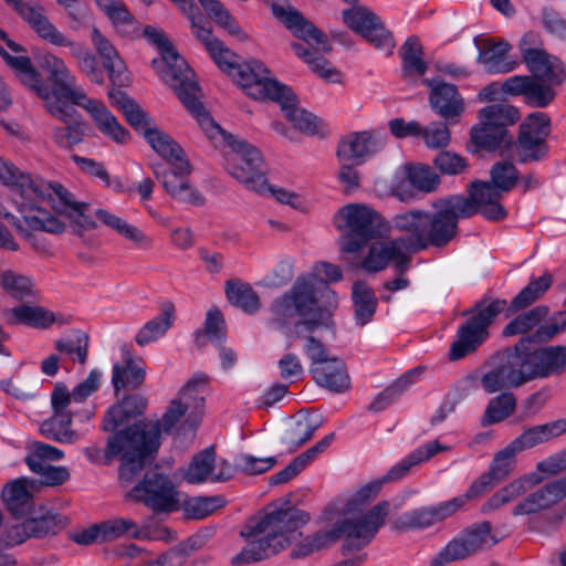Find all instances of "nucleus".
<instances>
[{
    "label": "nucleus",
    "instance_id": "51",
    "mask_svg": "<svg viewBox=\"0 0 566 566\" xmlns=\"http://www.w3.org/2000/svg\"><path fill=\"white\" fill-rule=\"evenodd\" d=\"M226 294L232 305L248 314H254L260 310L259 296L248 283L229 281L226 285Z\"/></svg>",
    "mask_w": 566,
    "mask_h": 566
},
{
    "label": "nucleus",
    "instance_id": "42",
    "mask_svg": "<svg viewBox=\"0 0 566 566\" xmlns=\"http://www.w3.org/2000/svg\"><path fill=\"white\" fill-rule=\"evenodd\" d=\"M99 9L107 15L116 31L127 38L139 36V23L128 11L126 4L118 0H96Z\"/></svg>",
    "mask_w": 566,
    "mask_h": 566
},
{
    "label": "nucleus",
    "instance_id": "45",
    "mask_svg": "<svg viewBox=\"0 0 566 566\" xmlns=\"http://www.w3.org/2000/svg\"><path fill=\"white\" fill-rule=\"evenodd\" d=\"M175 307L171 303L161 306V313L148 321L136 334L135 340L139 346H145L163 337L172 326Z\"/></svg>",
    "mask_w": 566,
    "mask_h": 566
},
{
    "label": "nucleus",
    "instance_id": "4",
    "mask_svg": "<svg viewBox=\"0 0 566 566\" xmlns=\"http://www.w3.org/2000/svg\"><path fill=\"white\" fill-rule=\"evenodd\" d=\"M528 338L497 352L484 364L481 386L488 394L518 388L538 378L562 375L549 346L527 349Z\"/></svg>",
    "mask_w": 566,
    "mask_h": 566
},
{
    "label": "nucleus",
    "instance_id": "13",
    "mask_svg": "<svg viewBox=\"0 0 566 566\" xmlns=\"http://www.w3.org/2000/svg\"><path fill=\"white\" fill-rule=\"evenodd\" d=\"M0 55L6 63L15 72L20 82L30 87L43 99L45 108L59 120H66L74 112L65 101H62L56 92H50V87L44 83L42 75L32 65L29 56L25 54H11L0 45Z\"/></svg>",
    "mask_w": 566,
    "mask_h": 566
},
{
    "label": "nucleus",
    "instance_id": "31",
    "mask_svg": "<svg viewBox=\"0 0 566 566\" xmlns=\"http://www.w3.org/2000/svg\"><path fill=\"white\" fill-rule=\"evenodd\" d=\"M503 90L510 95H523L527 105L546 107L554 97V90L528 76H512L503 83Z\"/></svg>",
    "mask_w": 566,
    "mask_h": 566
},
{
    "label": "nucleus",
    "instance_id": "64",
    "mask_svg": "<svg viewBox=\"0 0 566 566\" xmlns=\"http://www.w3.org/2000/svg\"><path fill=\"white\" fill-rule=\"evenodd\" d=\"M405 175L412 187L423 192L434 191L440 184L439 176L428 166H407Z\"/></svg>",
    "mask_w": 566,
    "mask_h": 566
},
{
    "label": "nucleus",
    "instance_id": "59",
    "mask_svg": "<svg viewBox=\"0 0 566 566\" xmlns=\"http://www.w3.org/2000/svg\"><path fill=\"white\" fill-rule=\"evenodd\" d=\"M292 49L295 54L301 57L318 76L325 81L334 83L339 82V72L325 57L317 55L316 52L310 51L300 43H293Z\"/></svg>",
    "mask_w": 566,
    "mask_h": 566
},
{
    "label": "nucleus",
    "instance_id": "63",
    "mask_svg": "<svg viewBox=\"0 0 566 566\" xmlns=\"http://www.w3.org/2000/svg\"><path fill=\"white\" fill-rule=\"evenodd\" d=\"M472 138L476 145L489 150H496L504 145L512 144V137L509 135L507 129L493 126H482L472 133Z\"/></svg>",
    "mask_w": 566,
    "mask_h": 566
},
{
    "label": "nucleus",
    "instance_id": "48",
    "mask_svg": "<svg viewBox=\"0 0 566 566\" xmlns=\"http://www.w3.org/2000/svg\"><path fill=\"white\" fill-rule=\"evenodd\" d=\"M352 298L355 308V322L364 326L373 318L377 308L374 291L363 281L353 284Z\"/></svg>",
    "mask_w": 566,
    "mask_h": 566
},
{
    "label": "nucleus",
    "instance_id": "1",
    "mask_svg": "<svg viewBox=\"0 0 566 566\" xmlns=\"http://www.w3.org/2000/svg\"><path fill=\"white\" fill-rule=\"evenodd\" d=\"M0 182L10 187L22 217L6 213V218L32 247L41 250L44 245L33 231L60 233L64 224L49 211L41 208L48 203L60 214L67 217L82 229H94L96 223L85 213L87 205L78 202L60 184L49 182L41 177L20 171L13 164L0 158Z\"/></svg>",
    "mask_w": 566,
    "mask_h": 566
},
{
    "label": "nucleus",
    "instance_id": "55",
    "mask_svg": "<svg viewBox=\"0 0 566 566\" xmlns=\"http://www.w3.org/2000/svg\"><path fill=\"white\" fill-rule=\"evenodd\" d=\"M35 482L25 478L9 482L2 490V497L7 506L14 514L30 502Z\"/></svg>",
    "mask_w": 566,
    "mask_h": 566
},
{
    "label": "nucleus",
    "instance_id": "32",
    "mask_svg": "<svg viewBox=\"0 0 566 566\" xmlns=\"http://www.w3.org/2000/svg\"><path fill=\"white\" fill-rule=\"evenodd\" d=\"M76 106L83 107L92 117L97 129L108 139L124 144L129 138V133L118 123L116 117L98 99L85 96Z\"/></svg>",
    "mask_w": 566,
    "mask_h": 566
},
{
    "label": "nucleus",
    "instance_id": "23",
    "mask_svg": "<svg viewBox=\"0 0 566 566\" xmlns=\"http://www.w3.org/2000/svg\"><path fill=\"white\" fill-rule=\"evenodd\" d=\"M537 42V34L526 33L520 42V49L528 70L537 77L547 80L554 84H560L564 80V66L559 59L547 54L545 51L531 48Z\"/></svg>",
    "mask_w": 566,
    "mask_h": 566
},
{
    "label": "nucleus",
    "instance_id": "11",
    "mask_svg": "<svg viewBox=\"0 0 566 566\" xmlns=\"http://www.w3.org/2000/svg\"><path fill=\"white\" fill-rule=\"evenodd\" d=\"M333 224L342 232L339 245L346 253L360 251L370 240L385 237L390 231L389 222L371 206L347 203L339 208Z\"/></svg>",
    "mask_w": 566,
    "mask_h": 566
},
{
    "label": "nucleus",
    "instance_id": "12",
    "mask_svg": "<svg viewBox=\"0 0 566 566\" xmlns=\"http://www.w3.org/2000/svg\"><path fill=\"white\" fill-rule=\"evenodd\" d=\"M506 301L485 298L470 312L472 315L458 329V339L451 346V358L460 359L475 350L488 337L489 327L506 307Z\"/></svg>",
    "mask_w": 566,
    "mask_h": 566
},
{
    "label": "nucleus",
    "instance_id": "24",
    "mask_svg": "<svg viewBox=\"0 0 566 566\" xmlns=\"http://www.w3.org/2000/svg\"><path fill=\"white\" fill-rule=\"evenodd\" d=\"M386 146V136L375 132L353 133L344 138L337 148L339 161L355 165L365 163Z\"/></svg>",
    "mask_w": 566,
    "mask_h": 566
},
{
    "label": "nucleus",
    "instance_id": "15",
    "mask_svg": "<svg viewBox=\"0 0 566 566\" xmlns=\"http://www.w3.org/2000/svg\"><path fill=\"white\" fill-rule=\"evenodd\" d=\"M551 133V119L543 112L530 114L520 125L513 150L520 163L542 160L548 153L547 137Z\"/></svg>",
    "mask_w": 566,
    "mask_h": 566
},
{
    "label": "nucleus",
    "instance_id": "20",
    "mask_svg": "<svg viewBox=\"0 0 566 566\" xmlns=\"http://www.w3.org/2000/svg\"><path fill=\"white\" fill-rule=\"evenodd\" d=\"M234 470L226 460H216V452L209 447L193 455L187 468L181 471L182 478L190 484L219 483L230 480Z\"/></svg>",
    "mask_w": 566,
    "mask_h": 566
},
{
    "label": "nucleus",
    "instance_id": "25",
    "mask_svg": "<svg viewBox=\"0 0 566 566\" xmlns=\"http://www.w3.org/2000/svg\"><path fill=\"white\" fill-rule=\"evenodd\" d=\"M41 40L54 45L69 48L71 55L76 60L78 69L96 84L104 83V73L98 65L96 56L82 44L72 41L64 33H62L53 23L44 34H41Z\"/></svg>",
    "mask_w": 566,
    "mask_h": 566
},
{
    "label": "nucleus",
    "instance_id": "54",
    "mask_svg": "<svg viewBox=\"0 0 566 566\" xmlns=\"http://www.w3.org/2000/svg\"><path fill=\"white\" fill-rule=\"evenodd\" d=\"M108 96L118 109L123 112L126 117V120L133 126L136 130L145 133L146 129H150L148 127V117L147 114L140 108V106L135 103L132 98H129L125 93L120 91H111Z\"/></svg>",
    "mask_w": 566,
    "mask_h": 566
},
{
    "label": "nucleus",
    "instance_id": "34",
    "mask_svg": "<svg viewBox=\"0 0 566 566\" xmlns=\"http://www.w3.org/2000/svg\"><path fill=\"white\" fill-rule=\"evenodd\" d=\"M92 42L103 60V66L107 71L113 84L118 86L126 85L129 81L126 66L114 45L97 29L92 31Z\"/></svg>",
    "mask_w": 566,
    "mask_h": 566
},
{
    "label": "nucleus",
    "instance_id": "44",
    "mask_svg": "<svg viewBox=\"0 0 566 566\" xmlns=\"http://www.w3.org/2000/svg\"><path fill=\"white\" fill-rule=\"evenodd\" d=\"M53 83V88L50 92H56L57 96L67 103L69 106L82 103L86 96V92L80 85L75 75L71 72L67 65L61 67L56 73L50 77Z\"/></svg>",
    "mask_w": 566,
    "mask_h": 566
},
{
    "label": "nucleus",
    "instance_id": "60",
    "mask_svg": "<svg viewBox=\"0 0 566 566\" xmlns=\"http://www.w3.org/2000/svg\"><path fill=\"white\" fill-rule=\"evenodd\" d=\"M553 279L549 273H544L537 279H533L520 293L512 300L510 307L518 311L530 306L542 297L552 285Z\"/></svg>",
    "mask_w": 566,
    "mask_h": 566
},
{
    "label": "nucleus",
    "instance_id": "58",
    "mask_svg": "<svg viewBox=\"0 0 566 566\" xmlns=\"http://www.w3.org/2000/svg\"><path fill=\"white\" fill-rule=\"evenodd\" d=\"M479 118L482 126L506 128L520 118V113L517 108L512 105L493 104L483 107L479 113Z\"/></svg>",
    "mask_w": 566,
    "mask_h": 566
},
{
    "label": "nucleus",
    "instance_id": "26",
    "mask_svg": "<svg viewBox=\"0 0 566 566\" xmlns=\"http://www.w3.org/2000/svg\"><path fill=\"white\" fill-rule=\"evenodd\" d=\"M153 171L165 191L172 199L192 206H202L205 203L203 195L188 179L190 167L187 170H167L158 165L153 167Z\"/></svg>",
    "mask_w": 566,
    "mask_h": 566
},
{
    "label": "nucleus",
    "instance_id": "50",
    "mask_svg": "<svg viewBox=\"0 0 566 566\" xmlns=\"http://www.w3.org/2000/svg\"><path fill=\"white\" fill-rule=\"evenodd\" d=\"M55 349L73 363L84 365L88 353V336L82 331H74L54 343Z\"/></svg>",
    "mask_w": 566,
    "mask_h": 566
},
{
    "label": "nucleus",
    "instance_id": "36",
    "mask_svg": "<svg viewBox=\"0 0 566 566\" xmlns=\"http://www.w3.org/2000/svg\"><path fill=\"white\" fill-rule=\"evenodd\" d=\"M146 408V400L139 395H130L112 406L102 422V429L111 432L120 426L128 424L142 416Z\"/></svg>",
    "mask_w": 566,
    "mask_h": 566
},
{
    "label": "nucleus",
    "instance_id": "28",
    "mask_svg": "<svg viewBox=\"0 0 566 566\" xmlns=\"http://www.w3.org/2000/svg\"><path fill=\"white\" fill-rule=\"evenodd\" d=\"M458 502L443 501L436 505L422 506L402 513L396 520L399 530H422L446 521L458 512Z\"/></svg>",
    "mask_w": 566,
    "mask_h": 566
},
{
    "label": "nucleus",
    "instance_id": "7",
    "mask_svg": "<svg viewBox=\"0 0 566 566\" xmlns=\"http://www.w3.org/2000/svg\"><path fill=\"white\" fill-rule=\"evenodd\" d=\"M389 512V503H377L365 516L357 520H339L331 530L321 531L301 539L291 551L292 558H304L345 536L344 549L359 551L375 537Z\"/></svg>",
    "mask_w": 566,
    "mask_h": 566
},
{
    "label": "nucleus",
    "instance_id": "57",
    "mask_svg": "<svg viewBox=\"0 0 566 566\" xmlns=\"http://www.w3.org/2000/svg\"><path fill=\"white\" fill-rule=\"evenodd\" d=\"M342 270L338 265L328 263V262H317L313 265L312 271L306 274L300 276L297 280H304L308 283L312 290V295L315 297V287L318 283L324 284V287L321 292V296L326 300V305L323 308H328V298L324 295V290L329 289L327 286L331 282H337L342 279Z\"/></svg>",
    "mask_w": 566,
    "mask_h": 566
},
{
    "label": "nucleus",
    "instance_id": "47",
    "mask_svg": "<svg viewBox=\"0 0 566 566\" xmlns=\"http://www.w3.org/2000/svg\"><path fill=\"white\" fill-rule=\"evenodd\" d=\"M15 13L41 38V34L50 29L52 22L44 13V8L39 3H30L24 0H3Z\"/></svg>",
    "mask_w": 566,
    "mask_h": 566
},
{
    "label": "nucleus",
    "instance_id": "38",
    "mask_svg": "<svg viewBox=\"0 0 566 566\" xmlns=\"http://www.w3.org/2000/svg\"><path fill=\"white\" fill-rule=\"evenodd\" d=\"M123 364L113 366L112 382L116 391L120 389H135L145 380V369L137 363L130 349L124 345L120 347Z\"/></svg>",
    "mask_w": 566,
    "mask_h": 566
},
{
    "label": "nucleus",
    "instance_id": "56",
    "mask_svg": "<svg viewBox=\"0 0 566 566\" xmlns=\"http://www.w3.org/2000/svg\"><path fill=\"white\" fill-rule=\"evenodd\" d=\"M226 504L222 496H195L186 499L181 493V505L185 515L192 520H202Z\"/></svg>",
    "mask_w": 566,
    "mask_h": 566
},
{
    "label": "nucleus",
    "instance_id": "33",
    "mask_svg": "<svg viewBox=\"0 0 566 566\" xmlns=\"http://www.w3.org/2000/svg\"><path fill=\"white\" fill-rule=\"evenodd\" d=\"M144 137L150 147L171 166V169L187 170L189 168V160L184 149L167 133L151 128L145 130Z\"/></svg>",
    "mask_w": 566,
    "mask_h": 566
},
{
    "label": "nucleus",
    "instance_id": "61",
    "mask_svg": "<svg viewBox=\"0 0 566 566\" xmlns=\"http://www.w3.org/2000/svg\"><path fill=\"white\" fill-rule=\"evenodd\" d=\"M516 407V399L512 392H502L492 398L486 406L482 424L489 426L501 422L512 415Z\"/></svg>",
    "mask_w": 566,
    "mask_h": 566
},
{
    "label": "nucleus",
    "instance_id": "40",
    "mask_svg": "<svg viewBox=\"0 0 566 566\" xmlns=\"http://www.w3.org/2000/svg\"><path fill=\"white\" fill-rule=\"evenodd\" d=\"M0 287L11 298L20 302L36 301L39 297L33 277L11 269L0 272Z\"/></svg>",
    "mask_w": 566,
    "mask_h": 566
},
{
    "label": "nucleus",
    "instance_id": "27",
    "mask_svg": "<svg viewBox=\"0 0 566 566\" xmlns=\"http://www.w3.org/2000/svg\"><path fill=\"white\" fill-rule=\"evenodd\" d=\"M566 497V476L556 479L520 500L512 509L513 516H526L548 510Z\"/></svg>",
    "mask_w": 566,
    "mask_h": 566
},
{
    "label": "nucleus",
    "instance_id": "19",
    "mask_svg": "<svg viewBox=\"0 0 566 566\" xmlns=\"http://www.w3.org/2000/svg\"><path fill=\"white\" fill-rule=\"evenodd\" d=\"M343 20L348 28L365 38L376 49L391 54L395 48L392 34L379 18L365 7H353L343 12Z\"/></svg>",
    "mask_w": 566,
    "mask_h": 566
},
{
    "label": "nucleus",
    "instance_id": "62",
    "mask_svg": "<svg viewBox=\"0 0 566 566\" xmlns=\"http://www.w3.org/2000/svg\"><path fill=\"white\" fill-rule=\"evenodd\" d=\"M101 524L102 541L112 542L119 538H139L138 524L130 518L115 517Z\"/></svg>",
    "mask_w": 566,
    "mask_h": 566
},
{
    "label": "nucleus",
    "instance_id": "46",
    "mask_svg": "<svg viewBox=\"0 0 566 566\" xmlns=\"http://www.w3.org/2000/svg\"><path fill=\"white\" fill-rule=\"evenodd\" d=\"M443 450L438 441H431L419 447L407 457L401 459L382 476L386 482L399 480L408 474L413 465L429 460L431 457Z\"/></svg>",
    "mask_w": 566,
    "mask_h": 566
},
{
    "label": "nucleus",
    "instance_id": "10",
    "mask_svg": "<svg viewBox=\"0 0 566 566\" xmlns=\"http://www.w3.org/2000/svg\"><path fill=\"white\" fill-rule=\"evenodd\" d=\"M192 31L202 42L216 64L242 87L244 93L254 99L262 96V90L272 80L270 71L256 60L239 64L237 55L228 49L222 41L213 36L211 29L203 23V19L193 20Z\"/></svg>",
    "mask_w": 566,
    "mask_h": 566
},
{
    "label": "nucleus",
    "instance_id": "16",
    "mask_svg": "<svg viewBox=\"0 0 566 566\" xmlns=\"http://www.w3.org/2000/svg\"><path fill=\"white\" fill-rule=\"evenodd\" d=\"M132 497L143 502L155 512H176L181 505V493L172 481L160 473H147L130 491Z\"/></svg>",
    "mask_w": 566,
    "mask_h": 566
},
{
    "label": "nucleus",
    "instance_id": "49",
    "mask_svg": "<svg viewBox=\"0 0 566 566\" xmlns=\"http://www.w3.org/2000/svg\"><path fill=\"white\" fill-rule=\"evenodd\" d=\"M95 217L101 223L136 245H142L148 241L146 234L139 228L108 210L97 209Z\"/></svg>",
    "mask_w": 566,
    "mask_h": 566
},
{
    "label": "nucleus",
    "instance_id": "35",
    "mask_svg": "<svg viewBox=\"0 0 566 566\" xmlns=\"http://www.w3.org/2000/svg\"><path fill=\"white\" fill-rule=\"evenodd\" d=\"M431 107L444 119H457L464 109L463 98L454 85L444 82L432 84L430 93Z\"/></svg>",
    "mask_w": 566,
    "mask_h": 566
},
{
    "label": "nucleus",
    "instance_id": "37",
    "mask_svg": "<svg viewBox=\"0 0 566 566\" xmlns=\"http://www.w3.org/2000/svg\"><path fill=\"white\" fill-rule=\"evenodd\" d=\"M511 49V44L504 40L486 39L479 50V62L492 74L511 72L515 66V63L509 60Z\"/></svg>",
    "mask_w": 566,
    "mask_h": 566
},
{
    "label": "nucleus",
    "instance_id": "9",
    "mask_svg": "<svg viewBox=\"0 0 566 566\" xmlns=\"http://www.w3.org/2000/svg\"><path fill=\"white\" fill-rule=\"evenodd\" d=\"M143 35L159 51V56L153 59L151 65L160 80L174 90L188 111H195L196 104L200 102V88L192 70L174 50L161 30L146 25Z\"/></svg>",
    "mask_w": 566,
    "mask_h": 566
},
{
    "label": "nucleus",
    "instance_id": "6",
    "mask_svg": "<svg viewBox=\"0 0 566 566\" xmlns=\"http://www.w3.org/2000/svg\"><path fill=\"white\" fill-rule=\"evenodd\" d=\"M189 113L197 119L209 139L224 147L226 170L248 189L263 195L268 188V180L261 151L245 139L223 130L205 109L201 102L196 104V109Z\"/></svg>",
    "mask_w": 566,
    "mask_h": 566
},
{
    "label": "nucleus",
    "instance_id": "21",
    "mask_svg": "<svg viewBox=\"0 0 566 566\" xmlns=\"http://www.w3.org/2000/svg\"><path fill=\"white\" fill-rule=\"evenodd\" d=\"M413 253L406 237L386 242H376L368 249L361 261V268L367 272H379L387 268L389 262L403 272L409 264L410 254Z\"/></svg>",
    "mask_w": 566,
    "mask_h": 566
},
{
    "label": "nucleus",
    "instance_id": "30",
    "mask_svg": "<svg viewBox=\"0 0 566 566\" xmlns=\"http://www.w3.org/2000/svg\"><path fill=\"white\" fill-rule=\"evenodd\" d=\"M472 208V216L480 212L488 220L499 221L506 217L500 203L502 195L489 181H474L469 188V198L461 196Z\"/></svg>",
    "mask_w": 566,
    "mask_h": 566
},
{
    "label": "nucleus",
    "instance_id": "43",
    "mask_svg": "<svg viewBox=\"0 0 566 566\" xmlns=\"http://www.w3.org/2000/svg\"><path fill=\"white\" fill-rule=\"evenodd\" d=\"M10 324H24L34 328H46L53 323L63 324L62 316L42 307L20 304L14 306L8 318Z\"/></svg>",
    "mask_w": 566,
    "mask_h": 566
},
{
    "label": "nucleus",
    "instance_id": "22",
    "mask_svg": "<svg viewBox=\"0 0 566 566\" xmlns=\"http://www.w3.org/2000/svg\"><path fill=\"white\" fill-rule=\"evenodd\" d=\"M496 543L497 539L491 533V524L482 522L450 541L441 551L440 558L446 563L463 559Z\"/></svg>",
    "mask_w": 566,
    "mask_h": 566
},
{
    "label": "nucleus",
    "instance_id": "52",
    "mask_svg": "<svg viewBox=\"0 0 566 566\" xmlns=\"http://www.w3.org/2000/svg\"><path fill=\"white\" fill-rule=\"evenodd\" d=\"M547 315V306L541 305L533 307L532 310L517 315L510 323H507L502 333L505 337H512L527 334L533 329L536 331Z\"/></svg>",
    "mask_w": 566,
    "mask_h": 566
},
{
    "label": "nucleus",
    "instance_id": "2",
    "mask_svg": "<svg viewBox=\"0 0 566 566\" xmlns=\"http://www.w3.org/2000/svg\"><path fill=\"white\" fill-rule=\"evenodd\" d=\"M207 377L196 375L179 391L164 413L157 427L134 423L116 432L107 441L106 462L114 458L122 460L119 479L132 482L155 459L159 448L160 430L193 431L201 418Z\"/></svg>",
    "mask_w": 566,
    "mask_h": 566
},
{
    "label": "nucleus",
    "instance_id": "53",
    "mask_svg": "<svg viewBox=\"0 0 566 566\" xmlns=\"http://www.w3.org/2000/svg\"><path fill=\"white\" fill-rule=\"evenodd\" d=\"M386 483L384 478L374 479L361 485L348 500L346 505L345 517L343 520H357L368 514L373 509L364 514H357L359 509L373 501L380 492Z\"/></svg>",
    "mask_w": 566,
    "mask_h": 566
},
{
    "label": "nucleus",
    "instance_id": "14",
    "mask_svg": "<svg viewBox=\"0 0 566 566\" xmlns=\"http://www.w3.org/2000/svg\"><path fill=\"white\" fill-rule=\"evenodd\" d=\"M565 469V460L560 455L549 457L536 464V471L514 479L495 492L483 505L482 512L489 513L501 506L514 502L525 495L535 485L542 483L549 475L558 474Z\"/></svg>",
    "mask_w": 566,
    "mask_h": 566
},
{
    "label": "nucleus",
    "instance_id": "18",
    "mask_svg": "<svg viewBox=\"0 0 566 566\" xmlns=\"http://www.w3.org/2000/svg\"><path fill=\"white\" fill-rule=\"evenodd\" d=\"M269 98L276 102L286 118L295 128L307 135L319 134L322 122L312 113L297 107L293 92L277 80L272 78L258 99Z\"/></svg>",
    "mask_w": 566,
    "mask_h": 566
},
{
    "label": "nucleus",
    "instance_id": "5",
    "mask_svg": "<svg viewBox=\"0 0 566 566\" xmlns=\"http://www.w3.org/2000/svg\"><path fill=\"white\" fill-rule=\"evenodd\" d=\"M434 212L412 210L394 217L396 230L407 232L406 235L411 251L418 252L428 247H443L457 233L459 218L472 216V206L461 196L434 202Z\"/></svg>",
    "mask_w": 566,
    "mask_h": 566
},
{
    "label": "nucleus",
    "instance_id": "41",
    "mask_svg": "<svg viewBox=\"0 0 566 566\" xmlns=\"http://www.w3.org/2000/svg\"><path fill=\"white\" fill-rule=\"evenodd\" d=\"M564 433H566V418L531 427L512 442L521 452L558 438Z\"/></svg>",
    "mask_w": 566,
    "mask_h": 566
},
{
    "label": "nucleus",
    "instance_id": "8",
    "mask_svg": "<svg viewBox=\"0 0 566 566\" xmlns=\"http://www.w3.org/2000/svg\"><path fill=\"white\" fill-rule=\"evenodd\" d=\"M328 298V308L317 306V300L312 295L308 283L296 280L292 289L275 298L271 304L268 325L272 329L282 331L289 327L296 316L303 317L297 325H304L308 331L328 325L333 310L337 307L336 293L331 289L324 290Z\"/></svg>",
    "mask_w": 566,
    "mask_h": 566
},
{
    "label": "nucleus",
    "instance_id": "29",
    "mask_svg": "<svg viewBox=\"0 0 566 566\" xmlns=\"http://www.w3.org/2000/svg\"><path fill=\"white\" fill-rule=\"evenodd\" d=\"M271 10L273 15L281 21L295 36L302 39L308 44L321 45L323 51H329L327 39L316 27L291 6L281 3H272Z\"/></svg>",
    "mask_w": 566,
    "mask_h": 566
},
{
    "label": "nucleus",
    "instance_id": "3",
    "mask_svg": "<svg viewBox=\"0 0 566 566\" xmlns=\"http://www.w3.org/2000/svg\"><path fill=\"white\" fill-rule=\"evenodd\" d=\"M310 515L296 507L270 505L250 517L240 531L247 541L242 551L232 558L235 565L263 560L289 548L301 535Z\"/></svg>",
    "mask_w": 566,
    "mask_h": 566
},
{
    "label": "nucleus",
    "instance_id": "17",
    "mask_svg": "<svg viewBox=\"0 0 566 566\" xmlns=\"http://www.w3.org/2000/svg\"><path fill=\"white\" fill-rule=\"evenodd\" d=\"M52 415L40 426L41 433L61 443H74L78 436L72 429L73 406L64 382H56L51 392Z\"/></svg>",
    "mask_w": 566,
    "mask_h": 566
},
{
    "label": "nucleus",
    "instance_id": "39",
    "mask_svg": "<svg viewBox=\"0 0 566 566\" xmlns=\"http://www.w3.org/2000/svg\"><path fill=\"white\" fill-rule=\"evenodd\" d=\"M315 382L334 392H344L350 387V378L345 365L337 357H332L323 366L310 367Z\"/></svg>",
    "mask_w": 566,
    "mask_h": 566
}]
</instances>
